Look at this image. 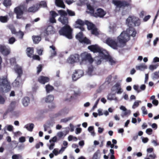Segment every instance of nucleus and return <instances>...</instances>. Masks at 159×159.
Returning <instances> with one entry per match:
<instances>
[{
    "instance_id": "f257e3e1",
    "label": "nucleus",
    "mask_w": 159,
    "mask_h": 159,
    "mask_svg": "<svg viewBox=\"0 0 159 159\" xmlns=\"http://www.w3.org/2000/svg\"><path fill=\"white\" fill-rule=\"evenodd\" d=\"M129 39V36L124 31L122 32L117 37V43L120 47H123Z\"/></svg>"
},
{
    "instance_id": "f03ea898",
    "label": "nucleus",
    "mask_w": 159,
    "mask_h": 159,
    "mask_svg": "<svg viewBox=\"0 0 159 159\" xmlns=\"http://www.w3.org/2000/svg\"><path fill=\"white\" fill-rule=\"evenodd\" d=\"M72 30L69 25H65L59 31L60 35L65 36L67 38L71 39L72 38Z\"/></svg>"
},
{
    "instance_id": "7ed1b4c3",
    "label": "nucleus",
    "mask_w": 159,
    "mask_h": 159,
    "mask_svg": "<svg viewBox=\"0 0 159 159\" xmlns=\"http://www.w3.org/2000/svg\"><path fill=\"white\" fill-rule=\"evenodd\" d=\"M11 89L10 83L8 81L7 78L3 77L0 78V90L2 92H7L10 91Z\"/></svg>"
},
{
    "instance_id": "20e7f679",
    "label": "nucleus",
    "mask_w": 159,
    "mask_h": 159,
    "mask_svg": "<svg viewBox=\"0 0 159 159\" xmlns=\"http://www.w3.org/2000/svg\"><path fill=\"white\" fill-rule=\"evenodd\" d=\"M130 0H113L112 3L116 7L124 9L131 6Z\"/></svg>"
},
{
    "instance_id": "39448f33",
    "label": "nucleus",
    "mask_w": 159,
    "mask_h": 159,
    "mask_svg": "<svg viewBox=\"0 0 159 159\" xmlns=\"http://www.w3.org/2000/svg\"><path fill=\"white\" fill-rule=\"evenodd\" d=\"M58 12L60 15L58 19V20L63 25H68L69 19L67 16V13L66 11L64 10H61L58 11Z\"/></svg>"
},
{
    "instance_id": "423d86ee",
    "label": "nucleus",
    "mask_w": 159,
    "mask_h": 159,
    "mask_svg": "<svg viewBox=\"0 0 159 159\" xmlns=\"http://www.w3.org/2000/svg\"><path fill=\"white\" fill-rule=\"evenodd\" d=\"M126 23L129 28H132L134 26L139 25L140 23V21L137 20L135 17L129 16L126 20Z\"/></svg>"
},
{
    "instance_id": "0eeeda50",
    "label": "nucleus",
    "mask_w": 159,
    "mask_h": 159,
    "mask_svg": "<svg viewBox=\"0 0 159 159\" xmlns=\"http://www.w3.org/2000/svg\"><path fill=\"white\" fill-rule=\"evenodd\" d=\"M88 48L91 51L94 53L98 52L100 54L104 55L106 52L105 50L103 49L96 44L89 46Z\"/></svg>"
},
{
    "instance_id": "6e6552de",
    "label": "nucleus",
    "mask_w": 159,
    "mask_h": 159,
    "mask_svg": "<svg viewBox=\"0 0 159 159\" xmlns=\"http://www.w3.org/2000/svg\"><path fill=\"white\" fill-rule=\"evenodd\" d=\"M76 39L81 43H84L87 44H91V41L86 37H84L83 34L82 32H80L76 35Z\"/></svg>"
},
{
    "instance_id": "1a4fd4ad",
    "label": "nucleus",
    "mask_w": 159,
    "mask_h": 159,
    "mask_svg": "<svg viewBox=\"0 0 159 159\" xmlns=\"http://www.w3.org/2000/svg\"><path fill=\"white\" fill-rule=\"evenodd\" d=\"M14 12L16 15L17 19L21 18L24 12L25 11V7L24 6H20L15 8Z\"/></svg>"
},
{
    "instance_id": "9d476101",
    "label": "nucleus",
    "mask_w": 159,
    "mask_h": 159,
    "mask_svg": "<svg viewBox=\"0 0 159 159\" xmlns=\"http://www.w3.org/2000/svg\"><path fill=\"white\" fill-rule=\"evenodd\" d=\"M105 43L113 49H117L119 47L117 42L110 37L106 39Z\"/></svg>"
},
{
    "instance_id": "9b49d317",
    "label": "nucleus",
    "mask_w": 159,
    "mask_h": 159,
    "mask_svg": "<svg viewBox=\"0 0 159 159\" xmlns=\"http://www.w3.org/2000/svg\"><path fill=\"white\" fill-rule=\"evenodd\" d=\"M82 61H88L91 64L93 61V59L90 53H83L81 54Z\"/></svg>"
},
{
    "instance_id": "f8f14e48",
    "label": "nucleus",
    "mask_w": 159,
    "mask_h": 159,
    "mask_svg": "<svg viewBox=\"0 0 159 159\" xmlns=\"http://www.w3.org/2000/svg\"><path fill=\"white\" fill-rule=\"evenodd\" d=\"M84 72L82 70H75V72L72 75V79L76 81L83 75Z\"/></svg>"
},
{
    "instance_id": "ddd939ff",
    "label": "nucleus",
    "mask_w": 159,
    "mask_h": 159,
    "mask_svg": "<svg viewBox=\"0 0 159 159\" xmlns=\"http://www.w3.org/2000/svg\"><path fill=\"white\" fill-rule=\"evenodd\" d=\"M106 14V12L103 9L99 8L97 10L96 12L94 13L93 16L95 17L102 18Z\"/></svg>"
},
{
    "instance_id": "4468645a",
    "label": "nucleus",
    "mask_w": 159,
    "mask_h": 159,
    "mask_svg": "<svg viewBox=\"0 0 159 159\" xmlns=\"http://www.w3.org/2000/svg\"><path fill=\"white\" fill-rule=\"evenodd\" d=\"M0 52L4 56H7L10 53V49L5 46L0 45Z\"/></svg>"
},
{
    "instance_id": "2eb2a0df",
    "label": "nucleus",
    "mask_w": 159,
    "mask_h": 159,
    "mask_svg": "<svg viewBox=\"0 0 159 159\" xmlns=\"http://www.w3.org/2000/svg\"><path fill=\"white\" fill-rule=\"evenodd\" d=\"M14 69L15 72L18 75L17 79L21 78L23 74V70L22 67L16 65L15 66Z\"/></svg>"
},
{
    "instance_id": "dca6fc26",
    "label": "nucleus",
    "mask_w": 159,
    "mask_h": 159,
    "mask_svg": "<svg viewBox=\"0 0 159 159\" xmlns=\"http://www.w3.org/2000/svg\"><path fill=\"white\" fill-rule=\"evenodd\" d=\"M50 80L49 77L43 76H40L38 78V81L40 83L42 84H45L48 82Z\"/></svg>"
},
{
    "instance_id": "f3484780",
    "label": "nucleus",
    "mask_w": 159,
    "mask_h": 159,
    "mask_svg": "<svg viewBox=\"0 0 159 159\" xmlns=\"http://www.w3.org/2000/svg\"><path fill=\"white\" fill-rule=\"evenodd\" d=\"M120 108L123 111L121 115V117H122L127 115H129L130 114V111L129 110H127L125 107L123 106H121L120 107Z\"/></svg>"
},
{
    "instance_id": "a211bd4d",
    "label": "nucleus",
    "mask_w": 159,
    "mask_h": 159,
    "mask_svg": "<svg viewBox=\"0 0 159 159\" xmlns=\"http://www.w3.org/2000/svg\"><path fill=\"white\" fill-rule=\"evenodd\" d=\"M16 103L15 101H12L9 105L7 111L4 113V115H6L9 113V112L14 111L16 107Z\"/></svg>"
},
{
    "instance_id": "6ab92c4d",
    "label": "nucleus",
    "mask_w": 159,
    "mask_h": 159,
    "mask_svg": "<svg viewBox=\"0 0 159 159\" xmlns=\"http://www.w3.org/2000/svg\"><path fill=\"white\" fill-rule=\"evenodd\" d=\"M66 147H62L60 150L58 151V148H55L52 151V153L55 156H57L59 154H62L65 151Z\"/></svg>"
},
{
    "instance_id": "aec40b11",
    "label": "nucleus",
    "mask_w": 159,
    "mask_h": 159,
    "mask_svg": "<svg viewBox=\"0 0 159 159\" xmlns=\"http://www.w3.org/2000/svg\"><path fill=\"white\" fill-rule=\"evenodd\" d=\"M78 59V56L77 55H71L69 57L68 61L71 64L74 63L77 61Z\"/></svg>"
},
{
    "instance_id": "412c9836",
    "label": "nucleus",
    "mask_w": 159,
    "mask_h": 159,
    "mask_svg": "<svg viewBox=\"0 0 159 159\" xmlns=\"http://www.w3.org/2000/svg\"><path fill=\"white\" fill-rule=\"evenodd\" d=\"M10 115L12 117H18L20 114V111L18 110L12 111L9 113Z\"/></svg>"
},
{
    "instance_id": "4be33fe9",
    "label": "nucleus",
    "mask_w": 159,
    "mask_h": 159,
    "mask_svg": "<svg viewBox=\"0 0 159 159\" xmlns=\"http://www.w3.org/2000/svg\"><path fill=\"white\" fill-rule=\"evenodd\" d=\"M34 48H33L28 47L26 50V53L27 56L30 57H32L33 55Z\"/></svg>"
},
{
    "instance_id": "5701e85b",
    "label": "nucleus",
    "mask_w": 159,
    "mask_h": 159,
    "mask_svg": "<svg viewBox=\"0 0 159 159\" xmlns=\"http://www.w3.org/2000/svg\"><path fill=\"white\" fill-rule=\"evenodd\" d=\"M55 4L58 7L64 8L65 6L62 0H55Z\"/></svg>"
},
{
    "instance_id": "b1692460",
    "label": "nucleus",
    "mask_w": 159,
    "mask_h": 159,
    "mask_svg": "<svg viewBox=\"0 0 159 159\" xmlns=\"http://www.w3.org/2000/svg\"><path fill=\"white\" fill-rule=\"evenodd\" d=\"M128 32V35L130 36V35L131 36L134 37L135 36L136 34V32L134 28H129V31L127 30Z\"/></svg>"
},
{
    "instance_id": "393cba45",
    "label": "nucleus",
    "mask_w": 159,
    "mask_h": 159,
    "mask_svg": "<svg viewBox=\"0 0 159 159\" xmlns=\"http://www.w3.org/2000/svg\"><path fill=\"white\" fill-rule=\"evenodd\" d=\"M85 24L87 25L89 30H91L96 27L94 24L87 20L85 21Z\"/></svg>"
},
{
    "instance_id": "a878e982",
    "label": "nucleus",
    "mask_w": 159,
    "mask_h": 159,
    "mask_svg": "<svg viewBox=\"0 0 159 159\" xmlns=\"http://www.w3.org/2000/svg\"><path fill=\"white\" fill-rule=\"evenodd\" d=\"M52 28L51 27L49 26L44 30L43 32L44 36L47 37L51 33V31L50 30L52 29Z\"/></svg>"
},
{
    "instance_id": "bb28decb",
    "label": "nucleus",
    "mask_w": 159,
    "mask_h": 159,
    "mask_svg": "<svg viewBox=\"0 0 159 159\" xmlns=\"http://www.w3.org/2000/svg\"><path fill=\"white\" fill-rule=\"evenodd\" d=\"M13 129V127L11 125H7L3 129L5 131V132H6L7 130L9 131H12Z\"/></svg>"
},
{
    "instance_id": "cd10ccee",
    "label": "nucleus",
    "mask_w": 159,
    "mask_h": 159,
    "mask_svg": "<svg viewBox=\"0 0 159 159\" xmlns=\"http://www.w3.org/2000/svg\"><path fill=\"white\" fill-rule=\"evenodd\" d=\"M32 39L34 43L35 44L38 43L41 40V38L39 36H32Z\"/></svg>"
},
{
    "instance_id": "c85d7f7f",
    "label": "nucleus",
    "mask_w": 159,
    "mask_h": 159,
    "mask_svg": "<svg viewBox=\"0 0 159 159\" xmlns=\"http://www.w3.org/2000/svg\"><path fill=\"white\" fill-rule=\"evenodd\" d=\"M45 89L47 93H49L54 89L53 87L49 84L46 85Z\"/></svg>"
},
{
    "instance_id": "c756f323",
    "label": "nucleus",
    "mask_w": 159,
    "mask_h": 159,
    "mask_svg": "<svg viewBox=\"0 0 159 159\" xmlns=\"http://www.w3.org/2000/svg\"><path fill=\"white\" fill-rule=\"evenodd\" d=\"M37 7H35V6H33L30 7L28 8V11L29 12H35L38 11V8Z\"/></svg>"
},
{
    "instance_id": "7c9ffc66",
    "label": "nucleus",
    "mask_w": 159,
    "mask_h": 159,
    "mask_svg": "<svg viewBox=\"0 0 159 159\" xmlns=\"http://www.w3.org/2000/svg\"><path fill=\"white\" fill-rule=\"evenodd\" d=\"M87 7L88 10L90 11L89 13L93 15L95 13L93 7L91 6L90 4H88L87 5Z\"/></svg>"
},
{
    "instance_id": "2f4dec72",
    "label": "nucleus",
    "mask_w": 159,
    "mask_h": 159,
    "mask_svg": "<svg viewBox=\"0 0 159 159\" xmlns=\"http://www.w3.org/2000/svg\"><path fill=\"white\" fill-rule=\"evenodd\" d=\"M34 125L33 124H29L25 125L24 128L29 131H31L34 128Z\"/></svg>"
},
{
    "instance_id": "473e14b6",
    "label": "nucleus",
    "mask_w": 159,
    "mask_h": 159,
    "mask_svg": "<svg viewBox=\"0 0 159 159\" xmlns=\"http://www.w3.org/2000/svg\"><path fill=\"white\" fill-rule=\"evenodd\" d=\"M46 102L49 103L48 107L50 108H53L55 107V105L53 102L52 100H45Z\"/></svg>"
},
{
    "instance_id": "72a5a7b5",
    "label": "nucleus",
    "mask_w": 159,
    "mask_h": 159,
    "mask_svg": "<svg viewBox=\"0 0 159 159\" xmlns=\"http://www.w3.org/2000/svg\"><path fill=\"white\" fill-rule=\"evenodd\" d=\"M137 70H142L147 68V66L145 64H142L139 66H137L136 67Z\"/></svg>"
},
{
    "instance_id": "f704fd0d",
    "label": "nucleus",
    "mask_w": 159,
    "mask_h": 159,
    "mask_svg": "<svg viewBox=\"0 0 159 159\" xmlns=\"http://www.w3.org/2000/svg\"><path fill=\"white\" fill-rule=\"evenodd\" d=\"M81 94L80 91L78 90V91L76 92H75L74 94L71 96L70 98L71 99H73L74 98H75L77 97L78 96H79Z\"/></svg>"
},
{
    "instance_id": "c9c22d12",
    "label": "nucleus",
    "mask_w": 159,
    "mask_h": 159,
    "mask_svg": "<svg viewBox=\"0 0 159 159\" xmlns=\"http://www.w3.org/2000/svg\"><path fill=\"white\" fill-rule=\"evenodd\" d=\"M8 20V19L7 16H0V21L2 23L7 22Z\"/></svg>"
},
{
    "instance_id": "e433bc0d",
    "label": "nucleus",
    "mask_w": 159,
    "mask_h": 159,
    "mask_svg": "<svg viewBox=\"0 0 159 159\" xmlns=\"http://www.w3.org/2000/svg\"><path fill=\"white\" fill-rule=\"evenodd\" d=\"M3 4L6 7L10 6L11 5V0H4Z\"/></svg>"
},
{
    "instance_id": "4c0bfd02",
    "label": "nucleus",
    "mask_w": 159,
    "mask_h": 159,
    "mask_svg": "<svg viewBox=\"0 0 159 159\" xmlns=\"http://www.w3.org/2000/svg\"><path fill=\"white\" fill-rule=\"evenodd\" d=\"M76 25H78L80 26H84L85 24V22H84L80 19H78L75 22Z\"/></svg>"
},
{
    "instance_id": "58836bf2",
    "label": "nucleus",
    "mask_w": 159,
    "mask_h": 159,
    "mask_svg": "<svg viewBox=\"0 0 159 159\" xmlns=\"http://www.w3.org/2000/svg\"><path fill=\"white\" fill-rule=\"evenodd\" d=\"M104 55V57L107 58L109 61L111 63V65H112L113 64H114L116 63L115 61L113 60L112 58L111 57L105 54L103 55Z\"/></svg>"
},
{
    "instance_id": "ea45409f",
    "label": "nucleus",
    "mask_w": 159,
    "mask_h": 159,
    "mask_svg": "<svg viewBox=\"0 0 159 159\" xmlns=\"http://www.w3.org/2000/svg\"><path fill=\"white\" fill-rule=\"evenodd\" d=\"M107 99H117L116 97V94L113 93H110L107 96Z\"/></svg>"
},
{
    "instance_id": "a19ab883",
    "label": "nucleus",
    "mask_w": 159,
    "mask_h": 159,
    "mask_svg": "<svg viewBox=\"0 0 159 159\" xmlns=\"http://www.w3.org/2000/svg\"><path fill=\"white\" fill-rule=\"evenodd\" d=\"M66 13H67V15L68 14L69 16H75V13L74 11H71V10L67 9L66 10Z\"/></svg>"
},
{
    "instance_id": "79ce46f5",
    "label": "nucleus",
    "mask_w": 159,
    "mask_h": 159,
    "mask_svg": "<svg viewBox=\"0 0 159 159\" xmlns=\"http://www.w3.org/2000/svg\"><path fill=\"white\" fill-rule=\"evenodd\" d=\"M159 78V72L157 71L154 72L152 76L153 80L157 79Z\"/></svg>"
},
{
    "instance_id": "37998d69",
    "label": "nucleus",
    "mask_w": 159,
    "mask_h": 159,
    "mask_svg": "<svg viewBox=\"0 0 159 159\" xmlns=\"http://www.w3.org/2000/svg\"><path fill=\"white\" fill-rule=\"evenodd\" d=\"M91 30V32L92 34L96 36H97L99 34V33L98 31V29L96 27H95Z\"/></svg>"
},
{
    "instance_id": "c03bdc74",
    "label": "nucleus",
    "mask_w": 159,
    "mask_h": 159,
    "mask_svg": "<svg viewBox=\"0 0 159 159\" xmlns=\"http://www.w3.org/2000/svg\"><path fill=\"white\" fill-rule=\"evenodd\" d=\"M12 159H22V157L20 154H14L12 156Z\"/></svg>"
},
{
    "instance_id": "a18cd8bd",
    "label": "nucleus",
    "mask_w": 159,
    "mask_h": 159,
    "mask_svg": "<svg viewBox=\"0 0 159 159\" xmlns=\"http://www.w3.org/2000/svg\"><path fill=\"white\" fill-rule=\"evenodd\" d=\"M21 103L24 106L27 107L30 103V100H21Z\"/></svg>"
},
{
    "instance_id": "49530a36",
    "label": "nucleus",
    "mask_w": 159,
    "mask_h": 159,
    "mask_svg": "<svg viewBox=\"0 0 159 159\" xmlns=\"http://www.w3.org/2000/svg\"><path fill=\"white\" fill-rule=\"evenodd\" d=\"M50 14L51 15V17L54 18H55L56 16L58 15V14L54 11H50Z\"/></svg>"
},
{
    "instance_id": "de8ad7c7",
    "label": "nucleus",
    "mask_w": 159,
    "mask_h": 159,
    "mask_svg": "<svg viewBox=\"0 0 159 159\" xmlns=\"http://www.w3.org/2000/svg\"><path fill=\"white\" fill-rule=\"evenodd\" d=\"M50 48L52 49L53 50V52L52 53V56H55L57 55V52L56 51V48L55 46L53 45L50 46Z\"/></svg>"
},
{
    "instance_id": "09e8293b",
    "label": "nucleus",
    "mask_w": 159,
    "mask_h": 159,
    "mask_svg": "<svg viewBox=\"0 0 159 159\" xmlns=\"http://www.w3.org/2000/svg\"><path fill=\"white\" fill-rule=\"evenodd\" d=\"M16 40L15 37H12L8 39V43L10 44H13L16 41Z\"/></svg>"
},
{
    "instance_id": "8fccbe9b",
    "label": "nucleus",
    "mask_w": 159,
    "mask_h": 159,
    "mask_svg": "<svg viewBox=\"0 0 159 159\" xmlns=\"http://www.w3.org/2000/svg\"><path fill=\"white\" fill-rule=\"evenodd\" d=\"M73 118L72 117H70L67 118H66L61 120V122L66 123L71 120Z\"/></svg>"
},
{
    "instance_id": "3c124183",
    "label": "nucleus",
    "mask_w": 159,
    "mask_h": 159,
    "mask_svg": "<svg viewBox=\"0 0 159 159\" xmlns=\"http://www.w3.org/2000/svg\"><path fill=\"white\" fill-rule=\"evenodd\" d=\"M9 28L11 30V33L12 34H16L17 33V32L16 31V30L15 28L13 26H9Z\"/></svg>"
},
{
    "instance_id": "603ef678",
    "label": "nucleus",
    "mask_w": 159,
    "mask_h": 159,
    "mask_svg": "<svg viewBox=\"0 0 159 159\" xmlns=\"http://www.w3.org/2000/svg\"><path fill=\"white\" fill-rule=\"evenodd\" d=\"M39 7H42L44 8H46L47 7L46 2L44 1L41 2L39 4Z\"/></svg>"
},
{
    "instance_id": "864d4df0",
    "label": "nucleus",
    "mask_w": 159,
    "mask_h": 159,
    "mask_svg": "<svg viewBox=\"0 0 159 159\" xmlns=\"http://www.w3.org/2000/svg\"><path fill=\"white\" fill-rule=\"evenodd\" d=\"M68 139L70 141L72 140H73L75 141H76L77 140V139L76 137H74L72 135L69 136L68 138Z\"/></svg>"
},
{
    "instance_id": "5fc2aeb1",
    "label": "nucleus",
    "mask_w": 159,
    "mask_h": 159,
    "mask_svg": "<svg viewBox=\"0 0 159 159\" xmlns=\"http://www.w3.org/2000/svg\"><path fill=\"white\" fill-rule=\"evenodd\" d=\"M37 74L39 75L42 70V65L40 64L37 67Z\"/></svg>"
},
{
    "instance_id": "6e6d98bb",
    "label": "nucleus",
    "mask_w": 159,
    "mask_h": 159,
    "mask_svg": "<svg viewBox=\"0 0 159 159\" xmlns=\"http://www.w3.org/2000/svg\"><path fill=\"white\" fill-rule=\"evenodd\" d=\"M93 70V67L92 66L89 67L88 69V73L89 75H91Z\"/></svg>"
},
{
    "instance_id": "4d7b16f0",
    "label": "nucleus",
    "mask_w": 159,
    "mask_h": 159,
    "mask_svg": "<svg viewBox=\"0 0 159 159\" xmlns=\"http://www.w3.org/2000/svg\"><path fill=\"white\" fill-rule=\"evenodd\" d=\"M157 66L158 65H151L149 67V68L151 70L153 71L154 69H156Z\"/></svg>"
},
{
    "instance_id": "13d9d810",
    "label": "nucleus",
    "mask_w": 159,
    "mask_h": 159,
    "mask_svg": "<svg viewBox=\"0 0 159 159\" xmlns=\"http://www.w3.org/2000/svg\"><path fill=\"white\" fill-rule=\"evenodd\" d=\"M113 88L115 87L116 88V89L117 90L121 88V84L119 83H117L113 86Z\"/></svg>"
},
{
    "instance_id": "bf43d9fd",
    "label": "nucleus",
    "mask_w": 159,
    "mask_h": 159,
    "mask_svg": "<svg viewBox=\"0 0 159 159\" xmlns=\"http://www.w3.org/2000/svg\"><path fill=\"white\" fill-rule=\"evenodd\" d=\"M141 110L142 111L144 115H146L147 114V111L146 109V108L144 107H143L141 108Z\"/></svg>"
},
{
    "instance_id": "052dcab7",
    "label": "nucleus",
    "mask_w": 159,
    "mask_h": 159,
    "mask_svg": "<svg viewBox=\"0 0 159 159\" xmlns=\"http://www.w3.org/2000/svg\"><path fill=\"white\" fill-rule=\"evenodd\" d=\"M17 33L19 34V38L21 39H22L24 35V33L21 31H20L19 32H17Z\"/></svg>"
},
{
    "instance_id": "680f3d73",
    "label": "nucleus",
    "mask_w": 159,
    "mask_h": 159,
    "mask_svg": "<svg viewBox=\"0 0 159 159\" xmlns=\"http://www.w3.org/2000/svg\"><path fill=\"white\" fill-rule=\"evenodd\" d=\"M33 59L34 60H36L38 61H40V58L39 56L37 55H33L32 57Z\"/></svg>"
},
{
    "instance_id": "e2e57ef3",
    "label": "nucleus",
    "mask_w": 159,
    "mask_h": 159,
    "mask_svg": "<svg viewBox=\"0 0 159 159\" xmlns=\"http://www.w3.org/2000/svg\"><path fill=\"white\" fill-rule=\"evenodd\" d=\"M21 80V78L20 79H17V77L16 79L15 80L14 83L16 84V85L17 86L19 85L20 84V81Z\"/></svg>"
},
{
    "instance_id": "0e129e2a",
    "label": "nucleus",
    "mask_w": 159,
    "mask_h": 159,
    "mask_svg": "<svg viewBox=\"0 0 159 159\" xmlns=\"http://www.w3.org/2000/svg\"><path fill=\"white\" fill-rule=\"evenodd\" d=\"M133 88L138 93H139L141 91L139 89V87L138 85H134L133 86Z\"/></svg>"
},
{
    "instance_id": "69168bd1",
    "label": "nucleus",
    "mask_w": 159,
    "mask_h": 159,
    "mask_svg": "<svg viewBox=\"0 0 159 159\" xmlns=\"http://www.w3.org/2000/svg\"><path fill=\"white\" fill-rule=\"evenodd\" d=\"M139 102L140 101H137L135 102L132 106V108L133 109H135V108L137 107L138 106Z\"/></svg>"
},
{
    "instance_id": "338daca9",
    "label": "nucleus",
    "mask_w": 159,
    "mask_h": 159,
    "mask_svg": "<svg viewBox=\"0 0 159 159\" xmlns=\"http://www.w3.org/2000/svg\"><path fill=\"white\" fill-rule=\"evenodd\" d=\"M148 156L150 157L151 159H155L156 157V155L154 153L147 155Z\"/></svg>"
},
{
    "instance_id": "774afa93",
    "label": "nucleus",
    "mask_w": 159,
    "mask_h": 159,
    "mask_svg": "<svg viewBox=\"0 0 159 159\" xmlns=\"http://www.w3.org/2000/svg\"><path fill=\"white\" fill-rule=\"evenodd\" d=\"M98 152H95L93 155L92 159H98Z\"/></svg>"
}]
</instances>
